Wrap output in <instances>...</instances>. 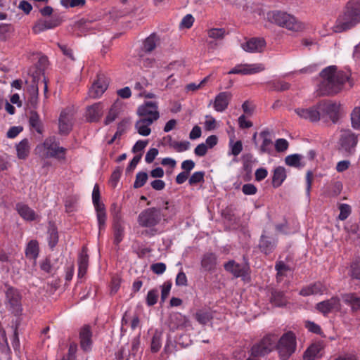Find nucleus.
<instances>
[{
  "label": "nucleus",
  "mask_w": 360,
  "mask_h": 360,
  "mask_svg": "<svg viewBox=\"0 0 360 360\" xmlns=\"http://www.w3.org/2000/svg\"><path fill=\"white\" fill-rule=\"evenodd\" d=\"M58 242V233L57 228L53 224H50L48 229V243L51 249H53Z\"/></svg>",
  "instance_id": "a19ab883"
},
{
  "label": "nucleus",
  "mask_w": 360,
  "mask_h": 360,
  "mask_svg": "<svg viewBox=\"0 0 360 360\" xmlns=\"http://www.w3.org/2000/svg\"><path fill=\"white\" fill-rule=\"evenodd\" d=\"M340 214L338 219L341 221H344L348 218L352 212L351 206L348 204H340L339 205Z\"/></svg>",
  "instance_id": "3c124183"
},
{
  "label": "nucleus",
  "mask_w": 360,
  "mask_h": 360,
  "mask_svg": "<svg viewBox=\"0 0 360 360\" xmlns=\"http://www.w3.org/2000/svg\"><path fill=\"white\" fill-rule=\"evenodd\" d=\"M318 108H319L320 116L326 115L334 123L338 120L340 110V105L338 103L330 101H321L318 103Z\"/></svg>",
  "instance_id": "4468645a"
},
{
  "label": "nucleus",
  "mask_w": 360,
  "mask_h": 360,
  "mask_svg": "<svg viewBox=\"0 0 360 360\" xmlns=\"http://www.w3.org/2000/svg\"><path fill=\"white\" fill-rule=\"evenodd\" d=\"M194 22V18L191 14H187L185 15L181 22V27L189 29L192 27L193 24Z\"/></svg>",
  "instance_id": "69168bd1"
},
{
  "label": "nucleus",
  "mask_w": 360,
  "mask_h": 360,
  "mask_svg": "<svg viewBox=\"0 0 360 360\" xmlns=\"http://www.w3.org/2000/svg\"><path fill=\"white\" fill-rule=\"evenodd\" d=\"M288 142L285 139H278L276 141L275 148L277 152H284L288 148Z\"/></svg>",
  "instance_id": "13d9d810"
},
{
  "label": "nucleus",
  "mask_w": 360,
  "mask_h": 360,
  "mask_svg": "<svg viewBox=\"0 0 360 360\" xmlns=\"http://www.w3.org/2000/svg\"><path fill=\"white\" fill-rule=\"evenodd\" d=\"M270 302L274 305L281 307L286 305L288 300L283 292L274 290L271 292Z\"/></svg>",
  "instance_id": "72a5a7b5"
},
{
  "label": "nucleus",
  "mask_w": 360,
  "mask_h": 360,
  "mask_svg": "<svg viewBox=\"0 0 360 360\" xmlns=\"http://www.w3.org/2000/svg\"><path fill=\"white\" fill-rule=\"evenodd\" d=\"M148 180V174L146 172H140L136 174V179L134 183V187L135 188H139L145 185Z\"/></svg>",
  "instance_id": "864d4df0"
},
{
  "label": "nucleus",
  "mask_w": 360,
  "mask_h": 360,
  "mask_svg": "<svg viewBox=\"0 0 360 360\" xmlns=\"http://www.w3.org/2000/svg\"><path fill=\"white\" fill-rule=\"evenodd\" d=\"M295 111L300 118L309 120L311 122H318L321 118L318 104L308 108H298L295 109Z\"/></svg>",
  "instance_id": "6ab92c4d"
},
{
  "label": "nucleus",
  "mask_w": 360,
  "mask_h": 360,
  "mask_svg": "<svg viewBox=\"0 0 360 360\" xmlns=\"http://www.w3.org/2000/svg\"><path fill=\"white\" fill-rule=\"evenodd\" d=\"M30 125L34 128L37 133H42V126L39 114L36 111H31L29 119Z\"/></svg>",
  "instance_id": "37998d69"
},
{
  "label": "nucleus",
  "mask_w": 360,
  "mask_h": 360,
  "mask_svg": "<svg viewBox=\"0 0 360 360\" xmlns=\"http://www.w3.org/2000/svg\"><path fill=\"white\" fill-rule=\"evenodd\" d=\"M267 20L276 25L285 27L289 30L299 32L303 29L302 24L299 22L293 15L285 12L273 11L267 13Z\"/></svg>",
  "instance_id": "39448f33"
},
{
  "label": "nucleus",
  "mask_w": 360,
  "mask_h": 360,
  "mask_svg": "<svg viewBox=\"0 0 360 360\" xmlns=\"http://www.w3.org/2000/svg\"><path fill=\"white\" fill-rule=\"evenodd\" d=\"M158 290L156 289H152L148 292L146 296V304L148 307L155 305L158 302Z\"/></svg>",
  "instance_id": "6e6d98bb"
},
{
  "label": "nucleus",
  "mask_w": 360,
  "mask_h": 360,
  "mask_svg": "<svg viewBox=\"0 0 360 360\" xmlns=\"http://www.w3.org/2000/svg\"><path fill=\"white\" fill-rule=\"evenodd\" d=\"M217 255L212 252H207L203 255L201 259V267L205 271H212L217 265Z\"/></svg>",
  "instance_id": "a878e982"
},
{
  "label": "nucleus",
  "mask_w": 360,
  "mask_h": 360,
  "mask_svg": "<svg viewBox=\"0 0 360 360\" xmlns=\"http://www.w3.org/2000/svg\"><path fill=\"white\" fill-rule=\"evenodd\" d=\"M176 214V209L168 201L165 202L162 207H149L143 210L138 216V223L140 226L149 228L156 231L155 229L162 221L167 223Z\"/></svg>",
  "instance_id": "f257e3e1"
},
{
  "label": "nucleus",
  "mask_w": 360,
  "mask_h": 360,
  "mask_svg": "<svg viewBox=\"0 0 360 360\" xmlns=\"http://www.w3.org/2000/svg\"><path fill=\"white\" fill-rule=\"evenodd\" d=\"M255 161V159L251 153H248L243 156V169L248 176V179H245V180H248L250 178L252 172V166Z\"/></svg>",
  "instance_id": "c9c22d12"
},
{
  "label": "nucleus",
  "mask_w": 360,
  "mask_h": 360,
  "mask_svg": "<svg viewBox=\"0 0 360 360\" xmlns=\"http://www.w3.org/2000/svg\"><path fill=\"white\" fill-rule=\"evenodd\" d=\"M195 320L202 325H206L212 318V314L207 309H199L194 314Z\"/></svg>",
  "instance_id": "e433bc0d"
},
{
  "label": "nucleus",
  "mask_w": 360,
  "mask_h": 360,
  "mask_svg": "<svg viewBox=\"0 0 360 360\" xmlns=\"http://www.w3.org/2000/svg\"><path fill=\"white\" fill-rule=\"evenodd\" d=\"M305 327L308 329L309 331L314 333L315 334H321V327L315 323L314 322L307 321L305 322Z\"/></svg>",
  "instance_id": "338daca9"
},
{
  "label": "nucleus",
  "mask_w": 360,
  "mask_h": 360,
  "mask_svg": "<svg viewBox=\"0 0 360 360\" xmlns=\"http://www.w3.org/2000/svg\"><path fill=\"white\" fill-rule=\"evenodd\" d=\"M207 34L210 38L222 39L226 34V31L223 28H212L207 31Z\"/></svg>",
  "instance_id": "5fc2aeb1"
},
{
  "label": "nucleus",
  "mask_w": 360,
  "mask_h": 360,
  "mask_svg": "<svg viewBox=\"0 0 360 360\" xmlns=\"http://www.w3.org/2000/svg\"><path fill=\"white\" fill-rule=\"evenodd\" d=\"M302 158V155L300 154L289 155L285 157V162L288 166L300 169L305 166V163L301 161Z\"/></svg>",
  "instance_id": "58836bf2"
},
{
  "label": "nucleus",
  "mask_w": 360,
  "mask_h": 360,
  "mask_svg": "<svg viewBox=\"0 0 360 360\" xmlns=\"http://www.w3.org/2000/svg\"><path fill=\"white\" fill-rule=\"evenodd\" d=\"M326 290V287L322 283L316 282L302 288L300 291V295L304 297L312 295H323Z\"/></svg>",
  "instance_id": "412c9836"
},
{
  "label": "nucleus",
  "mask_w": 360,
  "mask_h": 360,
  "mask_svg": "<svg viewBox=\"0 0 360 360\" xmlns=\"http://www.w3.org/2000/svg\"><path fill=\"white\" fill-rule=\"evenodd\" d=\"M169 139V146L173 148L177 153H182L188 150L190 148L191 143L188 141H176L172 140V139L170 136Z\"/></svg>",
  "instance_id": "ea45409f"
},
{
  "label": "nucleus",
  "mask_w": 360,
  "mask_h": 360,
  "mask_svg": "<svg viewBox=\"0 0 360 360\" xmlns=\"http://www.w3.org/2000/svg\"><path fill=\"white\" fill-rule=\"evenodd\" d=\"M242 191L245 195H255L257 191V188L252 184H246L243 186Z\"/></svg>",
  "instance_id": "774afa93"
},
{
  "label": "nucleus",
  "mask_w": 360,
  "mask_h": 360,
  "mask_svg": "<svg viewBox=\"0 0 360 360\" xmlns=\"http://www.w3.org/2000/svg\"><path fill=\"white\" fill-rule=\"evenodd\" d=\"M349 274L352 279L360 280V260L353 261L349 266Z\"/></svg>",
  "instance_id": "49530a36"
},
{
  "label": "nucleus",
  "mask_w": 360,
  "mask_h": 360,
  "mask_svg": "<svg viewBox=\"0 0 360 360\" xmlns=\"http://www.w3.org/2000/svg\"><path fill=\"white\" fill-rule=\"evenodd\" d=\"M110 212L112 216V225L124 224L121 209L117 206V204L113 203L112 205Z\"/></svg>",
  "instance_id": "c03bdc74"
},
{
  "label": "nucleus",
  "mask_w": 360,
  "mask_h": 360,
  "mask_svg": "<svg viewBox=\"0 0 360 360\" xmlns=\"http://www.w3.org/2000/svg\"><path fill=\"white\" fill-rule=\"evenodd\" d=\"M231 97L232 94L231 92H220L216 96L214 101L213 107L214 110L217 112L224 111L228 108Z\"/></svg>",
  "instance_id": "aec40b11"
},
{
  "label": "nucleus",
  "mask_w": 360,
  "mask_h": 360,
  "mask_svg": "<svg viewBox=\"0 0 360 360\" xmlns=\"http://www.w3.org/2000/svg\"><path fill=\"white\" fill-rule=\"evenodd\" d=\"M320 348L319 345H312L308 347L304 354V358L307 360H314L319 353Z\"/></svg>",
  "instance_id": "8fccbe9b"
},
{
  "label": "nucleus",
  "mask_w": 360,
  "mask_h": 360,
  "mask_svg": "<svg viewBox=\"0 0 360 360\" xmlns=\"http://www.w3.org/2000/svg\"><path fill=\"white\" fill-rule=\"evenodd\" d=\"M92 331L89 325L82 326L79 331V344L81 349L88 352L91 350L92 347Z\"/></svg>",
  "instance_id": "a211bd4d"
},
{
  "label": "nucleus",
  "mask_w": 360,
  "mask_h": 360,
  "mask_svg": "<svg viewBox=\"0 0 360 360\" xmlns=\"http://www.w3.org/2000/svg\"><path fill=\"white\" fill-rule=\"evenodd\" d=\"M275 269L277 271L278 276L283 275V273L290 271V267L283 261H278L275 264Z\"/></svg>",
  "instance_id": "e2e57ef3"
},
{
  "label": "nucleus",
  "mask_w": 360,
  "mask_h": 360,
  "mask_svg": "<svg viewBox=\"0 0 360 360\" xmlns=\"http://www.w3.org/2000/svg\"><path fill=\"white\" fill-rule=\"evenodd\" d=\"M170 319H171V321H176V323L174 327L179 328V326H184L185 321H186V317L180 313H176L171 316Z\"/></svg>",
  "instance_id": "680f3d73"
},
{
  "label": "nucleus",
  "mask_w": 360,
  "mask_h": 360,
  "mask_svg": "<svg viewBox=\"0 0 360 360\" xmlns=\"http://www.w3.org/2000/svg\"><path fill=\"white\" fill-rule=\"evenodd\" d=\"M122 103L119 100L116 101L110 108V110L105 117L104 123L105 125H108L112 122L122 110Z\"/></svg>",
  "instance_id": "c85d7f7f"
},
{
  "label": "nucleus",
  "mask_w": 360,
  "mask_h": 360,
  "mask_svg": "<svg viewBox=\"0 0 360 360\" xmlns=\"http://www.w3.org/2000/svg\"><path fill=\"white\" fill-rule=\"evenodd\" d=\"M341 299L345 304L350 306L352 311H360V297L355 293L341 294Z\"/></svg>",
  "instance_id": "393cba45"
},
{
  "label": "nucleus",
  "mask_w": 360,
  "mask_h": 360,
  "mask_svg": "<svg viewBox=\"0 0 360 360\" xmlns=\"http://www.w3.org/2000/svg\"><path fill=\"white\" fill-rule=\"evenodd\" d=\"M57 45H58V48L60 49V50L63 53V55H65L66 57H68L72 61L75 60V56L73 54V51L71 48H70L68 45L58 43Z\"/></svg>",
  "instance_id": "4d7b16f0"
},
{
  "label": "nucleus",
  "mask_w": 360,
  "mask_h": 360,
  "mask_svg": "<svg viewBox=\"0 0 360 360\" xmlns=\"http://www.w3.org/2000/svg\"><path fill=\"white\" fill-rule=\"evenodd\" d=\"M101 194L98 184H96L92 191V202L94 206L98 226V236L106 227L107 214L105 205L101 202Z\"/></svg>",
  "instance_id": "0eeeda50"
},
{
  "label": "nucleus",
  "mask_w": 360,
  "mask_h": 360,
  "mask_svg": "<svg viewBox=\"0 0 360 360\" xmlns=\"http://www.w3.org/2000/svg\"><path fill=\"white\" fill-rule=\"evenodd\" d=\"M153 123L148 122L143 118H139V120H137L135 123V128L140 135L146 136H148L151 132L150 126Z\"/></svg>",
  "instance_id": "4c0bfd02"
},
{
  "label": "nucleus",
  "mask_w": 360,
  "mask_h": 360,
  "mask_svg": "<svg viewBox=\"0 0 360 360\" xmlns=\"http://www.w3.org/2000/svg\"><path fill=\"white\" fill-rule=\"evenodd\" d=\"M166 264L162 262L153 264L150 266L152 271L158 275L162 274L166 271Z\"/></svg>",
  "instance_id": "bf43d9fd"
},
{
  "label": "nucleus",
  "mask_w": 360,
  "mask_h": 360,
  "mask_svg": "<svg viewBox=\"0 0 360 360\" xmlns=\"http://www.w3.org/2000/svg\"><path fill=\"white\" fill-rule=\"evenodd\" d=\"M137 115L141 119H144L147 122L153 123L160 117L158 106L157 102L146 101L139 106Z\"/></svg>",
  "instance_id": "9d476101"
},
{
  "label": "nucleus",
  "mask_w": 360,
  "mask_h": 360,
  "mask_svg": "<svg viewBox=\"0 0 360 360\" xmlns=\"http://www.w3.org/2000/svg\"><path fill=\"white\" fill-rule=\"evenodd\" d=\"M172 285V282L169 281L163 283L161 291V300L162 302L167 298L171 290Z\"/></svg>",
  "instance_id": "052dcab7"
},
{
  "label": "nucleus",
  "mask_w": 360,
  "mask_h": 360,
  "mask_svg": "<svg viewBox=\"0 0 360 360\" xmlns=\"http://www.w3.org/2000/svg\"><path fill=\"white\" fill-rule=\"evenodd\" d=\"M224 269L235 278H245L249 275V267L237 263L235 260H229L224 264Z\"/></svg>",
  "instance_id": "f3484780"
},
{
  "label": "nucleus",
  "mask_w": 360,
  "mask_h": 360,
  "mask_svg": "<svg viewBox=\"0 0 360 360\" xmlns=\"http://www.w3.org/2000/svg\"><path fill=\"white\" fill-rule=\"evenodd\" d=\"M262 138V143L260 146V153L270 154L272 152L273 141L270 137V132L268 130H263L259 134Z\"/></svg>",
  "instance_id": "c756f323"
},
{
  "label": "nucleus",
  "mask_w": 360,
  "mask_h": 360,
  "mask_svg": "<svg viewBox=\"0 0 360 360\" xmlns=\"http://www.w3.org/2000/svg\"><path fill=\"white\" fill-rule=\"evenodd\" d=\"M43 146L49 152L50 157L65 159L66 148L59 146V142L55 136L46 139Z\"/></svg>",
  "instance_id": "ddd939ff"
},
{
  "label": "nucleus",
  "mask_w": 360,
  "mask_h": 360,
  "mask_svg": "<svg viewBox=\"0 0 360 360\" xmlns=\"http://www.w3.org/2000/svg\"><path fill=\"white\" fill-rule=\"evenodd\" d=\"M296 347V336L292 331L285 333L276 343L281 360H288L295 352Z\"/></svg>",
  "instance_id": "423d86ee"
},
{
  "label": "nucleus",
  "mask_w": 360,
  "mask_h": 360,
  "mask_svg": "<svg viewBox=\"0 0 360 360\" xmlns=\"http://www.w3.org/2000/svg\"><path fill=\"white\" fill-rule=\"evenodd\" d=\"M205 172L198 171L195 172L192 174L191 177L188 179V184L190 186H195L200 183H203L205 181Z\"/></svg>",
  "instance_id": "09e8293b"
},
{
  "label": "nucleus",
  "mask_w": 360,
  "mask_h": 360,
  "mask_svg": "<svg viewBox=\"0 0 360 360\" xmlns=\"http://www.w3.org/2000/svg\"><path fill=\"white\" fill-rule=\"evenodd\" d=\"M158 41V36L155 33H152L143 41L142 51L145 53L152 52L156 48Z\"/></svg>",
  "instance_id": "2f4dec72"
},
{
  "label": "nucleus",
  "mask_w": 360,
  "mask_h": 360,
  "mask_svg": "<svg viewBox=\"0 0 360 360\" xmlns=\"http://www.w3.org/2000/svg\"><path fill=\"white\" fill-rule=\"evenodd\" d=\"M315 308L324 316H327L330 313L339 311L340 310V298L338 296H333L330 299L318 302Z\"/></svg>",
  "instance_id": "9b49d317"
},
{
  "label": "nucleus",
  "mask_w": 360,
  "mask_h": 360,
  "mask_svg": "<svg viewBox=\"0 0 360 360\" xmlns=\"http://www.w3.org/2000/svg\"><path fill=\"white\" fill-rule=\"evenodd\" d=\"M321 81L318 86V94L320 96H328L340 92L344 84L349 82V75L344 71H338L335 65L328 66L321 72Z\"/></svg>",
  "instance_id": "f03ea898"
},
{
  "label": "nucleus",
  "mask_w": 360,
  "mask_h": 360,
  "mask_svg": "<svg viewBox=\"0 0 360 360\" xmlns=\"http://www.w3.org/2000/svg\"><path fill=\"white\" fill-rule=\"evenodd\" d=\"M360 22V1H349L335 22V31L342 32L352 29Z\"/></svg>",
  "instance_id": "7ed1b4c3"
},
{
  "label": "nucleus",
  "mask_w": 360,
  "mask_h": 360,
  "mask_svg": "<svg viewBox=\"0 0 360 360\" xmlns=\"http://www.w3.org/2000/svg\"><path fill=\"white\" fill-rule=\"evenodd\" d=\"M73 115L66 110H63L58 119V133L63 136L68 135L73 127Z\"/></svg>",
  "instance_id": "dca6fc26"
},
{
  "label": "nucleus",
  "mask_w": 360,
  "mask_h": 360,
  "mask_svg": "<svg viewBox=\"0 0 360 360\" xmlns=\"http://www.w3.org/2000/svg\"><path fill=\"white\" fill-rule=\"evenodd\" d=\"M287 177L286 170L283 167L278 166L273 171L272 186L274 188L280 187Z\"/></svg>",
  "instance_id": "cd10ccee"
},
{
  "label": "nucleus",
  "mask_w": 360,
  "mask_h": 360,
  "mask_svg": "<svg viewBox=\"0 0 360 360\" xmlns=\"http://www.w3.org/2000/svg\"><path fill=\"white\" fill-rule=\"evenodd\" d=\"M108 79L104 74H98L96 79L89 90V96L93 98L101 97L108 89Z\"/></svg>",
  "instance_id": "f8f14e48"
},
{
  "label": "nucleus",
  "mask_w": 360,
  "mask_h": 360,
  "mask_svg": "<svg viewBox=\"0 0 360 360\" xmlns=\"http://www.w3.org/2000/svg\"><path fill=\"white\" fill-rule=\"evenodd\" d=\"M29 141L27 139H22L17 146V156L19 159H26L30 153Z\"/></svg>",
  "instance_id": "f704fd0d"
},
{
  "label": "nucleus",
  "mask_w": 360,
  "mask_h": 360,
  "mask_svg": "<svg viewBox=\"0 0 360 360\" xmlns=\"http://www.w3.org/2000/svg\"><path fill=\"white\" fill-rule=\"evenodd\" d=\"M277 336L274 334L265 335L259 342L252 345L251 348V356L253 357H261L269 354L276 348Z\"/></svg>",
  "instance_id": "6e6552de"
},
{
  "label": "nucleus",
  "mask_w": 360,
  "mask_h": 360,
  "mask_svg": "<svg viewBox=\"0 0 360 360\" xmlns=\"http://www.w3.org/2000/svg\"><path fill=\"white\" fill-rule=\"evenodd\" d=\"M195 164L192 160H186L181 162V167L183 172L190 174L191 171L194 169Z\"/></svg>",
  "instance_id": "0e129e2a"
},
{
  "label": "nucleus",
  "mask_w": 360,
  "mask_h": 360,
  "mask_svg": "<svg viewBox=\"0 0 360 360\" xmlns=\"http://www.w3.org/2000/svg\"><path fill=\"white\" fill-rule=\"evenodd\" d=\"M358 143V136L350 130L343 131L339 139L340 148L345 155L354 154Z\"/></svg>",
  "instance_id": "1a4fd4ad"
},
{
  "label": "nucleus",
  "mask_w": 360,
  "mask_h": 360,
  "mask_svg": "<svg viewBox=\"0 0 360 360\" xmlns=\"http://www.w3.org/2000/svg\"><path fill=\"white\" fill-rule=\"evenodd\" d=\"M77 352V345L75 342H71L69 345L68 353L63 355L61 360H75Z\"/></svg>",
  "instance_id": "603ef678"
},
{
  "label": "nucleus",
  "mask_w": 360,
  "mask_h": 360,
  "mask_svg": "<svg viewBox=\"0 0 360 360\" xmlns=\"http://www.w3.org/2000/svg\"><path fill=\"white\" fill-rule=\"evenodd\" d=\"M78 277L82 278L86 273L89 266V255L85 247H83L78 258Z\"/></svg>",
  "instance_id": "bb28decb"
},
{
  "label": "nucleus",
  "mask_w": 360,
  "mask_h": 360,
  "mask_svg": "<svg viewBox=\"0 0 360 360\" xmlns=\"http://www.w3.org/2000/svg\"><path fill=\"white\" fill-rule=\"evenodd\" d=\"M16 210L19 215L25 221H32L39 217L34 210L27 205L22 202L16 204Z\"/></svg>",
  "instance_id": "4be33fe9"
},
{
  "label": "nucleus",
  "mask_w": 360,
  "mask_h": 360,
  "mask_svg": "<svg viewBox=\"0 0 360 360\" xmlns=\"http://www.w3.org/2000/svg\"><path fill=\"white\" fill-rule=\"evenodd\" d=\"M5 288L4 305L6 309L13 316H20L23 312L21 292L18 288L9 285H6Z\"/></svg>",
  "instance_id": "20e7f679"
},
{
  "label": "nucleus",
  "mask_w": 360,
  "mask_h": 360,
  "mask_svg": "<svg viewBox=\"0 0 360 360\" xmlns=\"http://www.w3.org/2000/svg\"><path fill=\"white\" fill-rule=\"evenodd\" d=\"M352 127L356 130H360V107H355L351 113Z\"/></svg>",
  "instance_id": "de8ad7c7"
},
{
  "label": "nucleus",
  "mask_w": 360,
  "mask_h": 360,
  "mask_svg": "<svg viewBox=\"0 0 360 360\" xmlns=\"http://www.w3.org/2000/svg\"><path fill=\"white\" fill-rule=\"evenodd\" d=\"M162 347V333L156 330L150 342V350L153 353H157Z\"/></svg>",
  "instance_id": "a18cd8bd"
},
{
  "label": "nucleus",
  "mask_w": 360,
  "mask_h": 360,
  "mask_svg": "<svg viewBox=\"0 0 360 360\" xmlns=\"http://www.w3.org/2000/svg\"><path fill=\"white\" fill-rule=\"evenodd\" d=\"M264 69V66L262 63L238 64L232 68L228 74H237L242 75H253L260 72Z\"/></svg>",
  "instance_id": "2eb2a0df"
},
{
  "label": "nucleus",
  "mask_w": 360,
  "mask_h": 360,
  "mask_svg": "<svg viewBox=\"0 0 360 360\" xmlns=\"http://www.w3.org/2000/svg\"><path fill=\"white\" fill-rule=\"evenodd\" d=\"M112 229H113V237H114L113 243L116 245H119V244L122 241V240L124 237V224L112 225Z\"/></svg>",
  "instance_id": "79ce46f5"
},
{
  "label": "nucleus",
  "mask_w": 360,
  "mask_h": 360,
  "mask_svg": "<svg viewBox=\"0 0 360 360\" xmlns=\"http://www.w3.org/2000/svg\"><path fill=\"white\" fill-rule=\"evenodd\" d=\"M39 252V243L36 240H30L27 245L25 249V255L30 259H33L34 262H36Z\"/></svg>",
  "instance_id": "473e14b6"
},
{
  "label": "nucleus",
  "mask_w": 360,
  "mask_h": 360,
  "mask_svg": "<svg viewBox=\"0 0 360 360\" xmlns=\"http://www.w3.org/2000/svg\"><path fill=\"white\" fill-rule=\"evenodd\" d=\"M266 46L263 38H252L242 45L243 49L248 52H262Z\"/></svg>",
  "instance_id": "5701e85b"
},
{
  "label": "nucleus",
  "mask_w": 360,
  "mask_h": 360,
  "mask_svg": "<svg viewBox=\"0 0 360 360\" xmlns=\"http://www.w3.org/2000/svg\"><path fill=\"white\" fill-rule=\"evenodd\" d=\"M259 249L266 255L271 253L276 246V241L275 240H271L266 237L264 235H262L259 240Z\"/></svg>",
  "instance_id": "7c9ffc66"
},
{
  "label": "nucleus",
  "mask_w": 360,
  "mask_h": 360,
  "mask_svg": "<svg viewBox=\"0 0 360 360\" xmlns=\"http://www.w3.org/2000/svg\"><path fill=\"white\" fill-rule=\"evenodd\" d=\"M103 112V105L101 103H96L86 110V120L90 122H98Z\"/></svg>",
  "instance_id": "b1692460"
}]
</instances>
